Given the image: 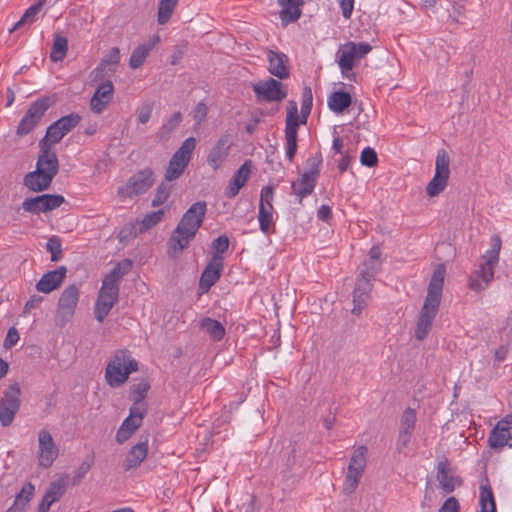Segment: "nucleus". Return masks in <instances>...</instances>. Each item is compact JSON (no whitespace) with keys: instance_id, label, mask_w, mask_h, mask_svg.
I'll list each match as a JSON object with an SVG mask.
<instances>
[{"instance_id":"1","label":"nucleus","mask_w":512,"mask_h":512,"mask_svg":"<svg viewBox=\"0 0 512 512\" xmlns=\"http://www.w3.org/2000/svg\"><path fill=\"white\" fill-rule=\"evenodd\" d=\"M445 275V266L443 264H438L434 269L430 279L427 295L420 310L415 329V337L419 341L423 340L428 335L438 313L442 298Z\"/></svg>"},{"instance_id":"2","label":"nucleus","mask_w":512,"mask_h":512,"mask_svg":"<svg viewBox=\"0 0 512 512\" xmlns=\"http://www.w3.org/2000/svg\"><path fill=\"white\" fill-rule=\"evenodd\" d=\"M206 211V202L198 201L184 213L168 242L169 254L172 257H177L195 237L203 223Z\"/></svg>"},{"instance_id":"3","label":"nucleus","mask_w":512,"mask_h":512,"mask_svg":"<svg viewBox=\"0 0 512 512\" xmlns=\"http://www.w3.org/2000/svg\"><path fill=\"white\" fill-rule=\"evenodd\" d=\"M501 239L493 235L490 239V249L482 256L479 268L469 278V288L473 291L486 289L494 277V269L499 261Z\"/></svg>"},{"instance_id":"4","label":"nucleus","mask_w":512,"mask_h":512,"mask_svg":"<svg viewBox=\"0 0 512 512\" xmlns=\"http://www.w3.org/2000/svg\"><path fill=\"white\" fill-rule=\"evenodd\" d=\"M138 364L126 350L115 352L105 370V380L112 388L122 386L132 372L137 371Z\"/></svg>"},{"instance_id":"5","label":"nucleus","mask_w":512,"mask_h":512,"mask_svg":"<svg viewBox=\"0 0 512 512\" xmlns=\"http://www.w3.org/2000/svg\"><path fill=\"white\" fill-rule=\"evenodd\" d=\"M367 454L368 448L364 445L353 451L342 486L345 495H351L356 491L367 466Z\"/></svg>"},{"instance_id":"6","label":"nucleus","mask_w":512,"mask_h":512,"mask_svg":"<svg viewBox=\"0 0 512 512\" xmlns=\"http://www.w3.org/2000/svg\"><path fill=\"white\" fill-rule=\"evenodd\" d=\"M372 50V46L367 42H347L339 46L335 59L341 73L347 75L354 66L363 59Z\"/></svg>"},{"instance_id":"7","label":"nucleus","mask_w":512,"mask_h":512,"mask_svg":"<svg viewBox=\"0 0 512 512\" xmlns=\"http://www.w3.org/2000/svg\"><path fill=\"white\" fill-rule=\"evenodd\" d=\"M196 148V139L188 137L172 155L165 171V180L170 182L178 179L188 167Z\"/></svg>"},{"instance_id":"8","label":"nucleus","mask_w":512,"mask_h":512,"mask_svg":"<svg viewBox=\"0 0 512 512\" xmlns=\"http://www.w3.org/2000/svg\"><path fill=\"white\" fill-rule=\"evenodd\" d=\"M21 389L17 383L11 384L0 398V424L2 427L12 425L21 406Z\"/></svg>"},{"instance_id":"9","label":"nucleus","mask_w":512,"mask_h":512,"mask_svg":"<svg viewBox=\"0 0 512 512\" xmlns=\"http://www.w3.org/2000/svg\"><path fill=\"white\" fill-rule=\"evenodd\" d=\"M154 173L145 168L132 175L127 182L118 188V195L122 198H134L146 193L154 184Z\"/></svg>"},{"instance_id":"10","label":"nucleus","mask_w":512,"mask_h":512,"mask_svg":"<svg viewBox=\"0 0 512 512\" xmlns=\"http://www.w3.org/2000/svg\"><path fill=\"white\" fill-rule=\"evenodd\" d=\"M79 300V289L76 285H69L62 292L57 306L55 322L63 327L70 322L74 316Z\"/></svg>"},{"instance_id":"11","label":"nucleus","mask_w":512,"mask_h":512,"mask_svg":"<svg viewBox=\"0 0 512 512\" xmlns=\"http://www.w3.org/2000/svg\"><path fill=\"white\" fill-rule=\"evenodd\" d=\"M450 158L445 150H440L436 156L435 174L426 187L430 197L439 195L447 186L450 175Z\"/></svg>"},{"instance_id":"12","label":"nucleus","mask_w":512,"mask_h":512,"mask_svg":"<svg viewBox=\"0 0 512 512\" xmlns=\"http://www.w3.org/2000/svg\"><path fill=\"white\" fill-rule=\"evenodd\" d=\"M321 161V157L318 156L308 159L309 170L304 172L298 181L292 183V189L299 197V202L313 192Z\"/></svg>"},{"instance_id":"13","label":"nucleus","mask_w":512,"mask_h":512,"mask_svg":"<svg viewBox=\"0 0 512 512\" xmlns=\"http://www.w3.org/2000/svg\"><path fill=\"white\" fill-rule=\"evenodd\" d=\"M38 465L42 468H49L59 455V449L51 435L46 429L39 430L38 434Z\"/></svg>"},{"instance_id":"14","label":"nucleus","mask_w":512,"mask_h":512,"mask_svg":"<svg viewBox=\"0 0 512 512\" xmlns=\"http://www.w3.org/2000/svg\"><path fill=\"white\" fill-rule=\"evenodd\" d=\"M81 117L76 113L63 116L52 123L46 131V135L40 141H45L50 146L58 143L66 134L75 128L80 122Z\"/></svg>"},{"instance_id":"15","label":"nucleus","mask_w":512,"mask_h":512,"mask_svg":"<svg viewBox=\"0 0 512 512\" xmlns=\"http://www.w3.org/2000/svg\"><path fill=\"white\" fill-rule=\"evenodd\" d=\"M146 412V405L131 406L129 416L124 419L116 434V441L119 444L126 442L142 425Z\"/></svg>"},{"instance_id":"16","label":"nucleus","mask_w":512,"mask_h":512,"mask_svg":"<svg viewBox=\"0 0 512 512\" xmlns=\"http://www.w3.org/2000/svg\"><path fill=\"white\" fill-rule=\"evenodd\" d=\"M299 125L298 107L295 102H290L287 107L285 139L286 156L292 161L297 151V130Z\"/></svg>"},{"instance_id":"17","label":"nucleus","mask_w":512,"mask_h":512,"mask_svg":"<svg viewBox=\"0 0 512 512\" xmlns=\"http://www.w3.org/2000/svg\"><path fill=\"white\" fill-rule=\"evenodd\" d=\"M253 91L258 99L269 102H280L287 96L283 84L273 78L253 84Z\"/></svg>"},{"instance_id":"18","label":"nucleus","mask_w":512,"mask_h":512,"mask_svg":"<svg viewBox=\"0 0 512 512\" xmlns=\"http://www.w3.org/2000/svg\"><path fill=\"white\" fill-rule=\"evenodd\" d=\"M48 108L49 103L46 99L37 100L32 103L17 127V134L23 136L32 131L40 122Z\"/></svg>"},{"instance_id":"19","label":"nucleus","mask_w":512,"mask_h":512,"mask_svg":"<svg viewBox=\"0 0 512 512\" xmlns=\"http://www.w3.org/2000/svg\"><path fill=\"white\" fill-rule=\"evenodd\" d=\"M64 202V197L56 194H44L33 198H27L22 203L25 211L38 214L52 211Z\"/></svg>"},{"instance_id":"20","label":"nucleus","mask_w":512,"mask_h":512,"mask_svg":"<svg viewBox=\"0 0 512 512\" xmlns=\"http://www.w3.org/2000/svg\"><path fill=\"white\" fill-rule=\"evenodd\" d=\"M124 273L121 271L120 264L114 267L109 274L105 276L98 298L115 305L119 297V283Z\"/></svg>"},{"instance_id":"21","label":"nucleus","mask_w":512,"mask_h":512,"mask_svg":"<svg viewBox=\"0 0 512 512\" xmlns=\"http://www.w3.org/2000/svg\"><path fill=\"white\" fill-rule=\"evenodd\" d=\"M512 439V415H507L504 419L497 422L492 429L488 443L491 448H502Z\"/></svg>"},{"instance_id":"22","label":"nucleus","mask_w":512,"mask_h":512,"mask_svg":"<svg viewBox=\"0 0 512 512\" xmlns=\"http://www.w3.org/2000/svg\"><path fill=\"white\" fill-rule=\"evenodd\" d=\"M39 147L40 155L38 157L36 169L41 172L43 171L45 175H50L53 180L59 169L57 156L55 152L51 150L50 144H46L45 141H40Z\"/></svg>"},{"instance_id":"23","label":"nucleus","mask_w":512,"mask_h":512,"mask_svg":"<svg viewBox=\"0 0 512 512\" xmlns=\"http://www.w3.org/2000/svg\"><path fill=\"white\" fill-rule=\"evenodd\" d=\"M222 269L223 257L213 255L200 277L199 287L203 292H207L219 280Z\"/></svg>"},{"instance_id":"24","label":"nucleus","mask_w":512,"mask_h":512,"mask_svg":"<svg viewBox=\"0 0 512 512\" xmlns=\"http://www.w3.org/2000/svg\"><path fill=\"white\" fill-rule=\"evenodd\" d=\"M268 71L280 80L290 75L289 59L286 54L273 50L267 51Z\"/></svg>"},{"instance_id":"25","label":"nucleus","mask_w":512,"mask_h":512,"mask_svg":"<svg viewBox=\"0 0 512 512\" xmlns=\"http://www.w3.org/2000/svg\"><path fill=\"white\" fill-rule=\"evenodd\" d=\"M114 86L111 81L107 80L99 84L94 92L90 108L96 114H101L112 100Z\"/></svg>"},{"instance_id":"26","label":"nucleus","mask_w":512,"mask_h":512,"mask_svg":"<svg viewBox=\"0 0 512 512\" xmlns=\"http://www.w3.org/2000/svg\"><path fill=\"white\" fill-rule=\"evenodd\" d=\"M230 151V140L223 136L216 141L207 155V164L214 170H218L227 160Z\"/></svg>"},{"instance_id":"27","label":"nucleus","mask_w":512,"mask_h":512,"mask_svg":"<svg viewBox=\"0 0 512 512\" xmlns=\"http://www.w3.org/2000/svg\"><path fill=\"white\" fill-rule=\"evenodd\" d=\"M251 174V161H245L239 169L233 174L225 189V196L227 198H234L239 191L246 185Z\"/></svg>"},{"instance_id":"28","label":"nucleus","mask_w":512,"mask_h":512,"mask_svg":"<svg viewBox=\"0 0 512 512\" xmlns=\"http://www.w3.org/2000/svg\"><path fill=\"white\" fill-rule=\"evenodd\" d=\"M67 269L64 266H60L55 270L48 271L36 284V289L42 293H50L57 289L63 282L66 276Z\"/></svg>"},{"instance_id":"29","label":"nucleus","mask_w":512,"mask_h":512,"mask_svg":"<svg viewBox=\"0 0 512 512\" xmlns=\"http://www.w3.org/2000/svg\"><path fill=\"white\" fill-rule=\"evenodd\" d=\"M371 289V282L357 277L356 286L353 291L352 313L354 315H359L363 308L367 305L370 298Z\"/></svg>"},{"instance_id":"30","label":"nucleus","mask_w":512,"mask_h":512,"mask_svg":"<svg viewBox=\"0 0 512 512\" xmlns=\"http://www.w3.org/2000/svg\"><path fill=\"white\" fill-rule=\"evenodd\" d=\"M437 480L440 487L447 493L453 492L461 485V479L448 468L447 462L441 461L437 466Z\"/></svg>"},{"instance_id":"31","label":"nucleus","mask_w":512,"mask_h":512,"mask_svg":"<svg viewBox=\"0 0 512 512\" xmlns=\"http://www.w3.org/2000/svg\"><path fill=\"white\" fill-rule=\"evenodd\" d=\"M282 7L280 19L283 25L297 21L301 16V7L304 0H278Z\"/></svg>"},{"instance_id":"32","label":"nucleus","mask_w":512,"mask_h":512,"mask_svg":"<svg viewBox=\"0 0 512 512\" xmlns=\"http://www.w3.org/2000/svg\"><path fill=\"white\" fill-rule=\"evenodd\" d=\"M148 454V442H139L134 445L126 456L123 463L125 471L132 470L140 466V464L146 459Z\"/></svg>"},{"instance_id":"33","label":"nucleus","mask_w":512,"mask_h":512,"mask_svg":"<svg viewBox=\"0 0 512 512\" xmlns=\"http://www.w3.org/2000/svg\"><path fill=\"white\" fill-rule=\"evenodd\" d=\"M52 182L51 176L44 174L43 171L35 170L28 173L24 178V184L34 192H40L47 189Z\"/></svg>"},{"instance_id":"34","label":"nucleus","mask_w":512,"mask_h":512,"mask_svg":"<svg viewBox=\"0 0 512 512\" xmlns=\"http://www.w3.org/2000/svg\"><path fill=\"white\" fill-rule=\"evenodd\" d=\"M47 0H38L37 3L31 5L22 15L19 21H17L10 29L9 33H12L26 25L33 24L36 19L37 15L42 10V7L46 3Z\"/></svg>"},{"instance_id":"35","label":"nucleus","mask_w":512,"mask_h":512,"mask_svg":"<svg viewBox=\"0 0 512 512\" xmlns=\"http://www.w3.org/2000/svg\"><path fill=\"white\" fill-rule=\"evenodd\" d=\"M34 490V485L26 483L16 495L13 505L6 512H25L28 503L33 497Z\"/></svg>"},{"instance_id":"36","label":"nucleus","mask_w":512,"mask_h":512,"mask_svg":"<svg viewBox=\"0 0 512 512\" xmlns=\"http://www.w3.org/2000/svg\"><path fill=\"white\" fill-rule=\"evenodd\" d=\"M352 98L347 92L336 91L328 98V107L337 114H342L351 105Z\"/></svg>"},{"instance_id":"37","label":"nucleus","mask_w":512,"mask_h":512,"mask_svg":"<svg viewBox=\"0 0 512 512\" xmlns=\"http://www.w3.org/2000/svg\"><path fill=\"white\" fill-rule=\"evenodd\" d=\"M200 327L214 341L223 339L225 335V328L223 325L219 321L209 317H205L201 320Z\"/></svg>"},{"instance_id":"38","label":"nucleus","mask_w":512,"mask_h":512,"mask_svg":"<svg viewBox=\"0 0 512 512\" xmlns=\"http://www.w3.org/2000/svg\"><path fill=\"white\" fill-rule=\"evenodd\" d=\"M274 208H265L263 205H259L258 221L260 230L268 235L271 231H274L275 223L273 220Z\"/></svg>"},{"instance_id":"39","label":"nucleus","mask_w":512,"mask_h":512,"mask_svg":"<svg viewBox=\"0 0 512 512\" xmlns=\"http://www.w3.org/2000/svg\"><path fill=\"white\" fill-rule=\"evenodd\" d=\"M182 122V114L180 112H174L168 117L162 126L159 128L157 137L160 139H166L171 133H173Z\"/></svg>"},{"instance_id":"40","label":"nucleus","mask_w":512,"mask_h":512,"mask_svg":"<svg viewBox=\"0 0 512 512\" xmlns=\"http://www.w3.org/2000/svg\"><path fill=\"white\" fill-rule=\"evenodd\" d=\"M178 4V0H159L157 22L165 25L171 19L173 12Z\"/></svg>"},{"instance_id":"41","label":"nucleus","mask_w":512,"mask_h":512,"mask_svg":"<svg viewBox=\"0 0 512 512\" xmlns=\"http://www.w3.org/2000/svg\"><path fill=\"white\" fill-rule=\"evenodd\" d=\"M165 213L166 209L164 208L146 213L139 223V232L142 233L159 224L163 220Z\"/></svg>"},{"instance_id":"42","label":"nucleus","mask_w":512,"mask_h":512,"mask_svg":"<svg viewBox=\"0 0 512 512\" xmlns=\"http://www.w3.org/2000/svg\"><path fill=\"white\" fill-rule=\"evenodd\" d=\"M479 503L481 506V512H496L494 495L488 485L480 486Z\"/></svg>"},{"instance_id":"43","label":"nucleus","mask_w":512,"mask_h":512,"mask_svg":"<svg viewBox=\"0 0 512 512\" xmlns=\"http://www.w3.org/2000/svg\"><path fill=\"white\" fill-rule=\"evenodd\" d=\"M68 41L66 37L56 35L53 41L52 51L50 53V59L53 62L62 61L67 53Z\"/></svg>"},{"instance_id":"44","label":"nucleus","mask_w":512,"mask_h":512,"mask_svg":"<svg viewBox=\"0 0 512 512\" xmlns=\"http://www.w3.org/2000/svg\"><path fill=\"white\" fill-rule=\"evenodd\" d=\"M149 52V47H146V44H141L137 46L130 56L129 66L132 69L139 68L146 60L147 56L149 55Z\"/></svg>"},{"instance_id":"45","label":"nucleus","mask_w":512,"mask_h":512,"mask_svg":"<svg viewBox=\"0 0 512 512\" xmlns=\"http://www.w3.org/2000/svg\"><path fill=\"white\" fill-rule=\"evenodd\" d=\"M172 186L169 183H161L158 185L155 195L152 199L151 205L153 207H158L163 205L169 198L171 194Z\"/></svg>"},{"instance_id":"46","label":"nucleus","mask_w":512,"mask_h":512,"mask_svg":"<svg viewBox=\"0 0 512 512\" xmlns=\"http://www.w3.org/2000/svg\"><path fill=\"white\" fill-rule=\"evenodd\" d=\"M416 423V412L411 408H407L401 417L399 431L413 433Z\"/></svg>"},{"instance_id":"47","label":"nucleus","mask_w":512,"mask_h":512,"mask_svg":"<svg viewBox=\"0 0 512 512\" xmlns=\"http://www.w3.org/2000/svg\"><path fill=\"white\" fill-rule=\"evenodd\" d=\"M380 265L381 264L379 263L372 262V260H365L363 262L358 278L371 282L376 273L379 271Z\"/></svg>"},{"instance_id":"48","label":"nucleus","mask_w":512,"mask_h":512,"mask_svg":"<svg viewBox=\"0 0 512 512\" xmlns=\"http://www.w3.org/2000/svg\"><path fill=\"white\" fill-rule=\"evenodd\" d=\"M46 249L48 252L51 253V261L52 262H58L62 258V245L61 241L58 237L52 236L49 238Z\"/></svg>"},{"instance_id":"49","label":"nucleus","mask_w":512,"mask_h":512,"mask_svg":"<svg viewBox=\"0 0 512 512\" xmlns=\"http://www.w3.org/2000/svg\"><path fill=\"white\" fill-rule=\"evenodd\" d=\"M149 390V384L146 381H141L134 385L132 390L133 405H145L143 403L144 398Z\"/></svg>"},{"instance_id":"50","label":"nucleus","mask_w":512,"mask_h":512,"mask_svg":"<svg viewBox=\"0 0 512 512\" xmlns=\"http://www.w3.org/2000/svg\"><path fill=\"white\" fill-rule=\"evenodd\" d=\"M65 492V485L61 482H53L45 493V498L52 503L58 501Z\"/></svg>"},{"instance_id":"51","label":"nucleus","mask_w":512,"mask_h":512,"mask_svg":"<svg viewBox=\"0 0 512 512\" xmlns=\"http://www.w3.org/2000/svg\"><path fill=\"white\" fill-rule=\"evenodd\" d=\"M94 464L93 457L86 458L77 468L75 475L73 477V484L77 485L81 482V480L84 478V476L89 472L91 467Z\"/></svg>"},{"instance_id":"52","label":"nucleus","mask_w":512,"mask_h":512,"mask_svg":"<svg viewBox=\"0 0 512 512\" xmlns=\"http://www.w3.org/2000/svg\"><path fill=\"white\" fill-rule=\"evenodd\" d=\"M312 90L310 87H305L303 91V102L301 107L302 120L301 123H306L307 116L309 115L312 107Z\"/></svg>"},{"instance_id":"53","label":"nucleus","mask_w":512,"mask_h":512,"mask_svg":"<svg viewBox=\"0 0 512 512\" xmlns=\"http://www.w3.org/2000/svg\"><path fill=\"white\" fill-rule=\"evenodd\" d=\"M360 162L367 167H374L378 163L376 151L371 147H366L362 150L360 155Z\"/></svg>"},{"instance_id":"54","label":"nucleus","mask_w":512,"mask_h":512,"mask_svg":"<svg viewBox=\"0 0 512 512\" xmlns=\"http://www.w3.org/2000/svg\"><path fill=\"white\" fill-rule=\"evenodd\" d=\"M113 306V304H109V302L97 298L94 308V314L96 319L99 322H102L105 319V317L109 314Z\"/></svg>"},{"instance_id":"55","label":"nucleus","mask_w":512,"mask_h":512,"mask_svg":"<svg viewBox=\"0 0 512 512\" xmlns=\"http://www.w3.org/2000/svg\"><path fill=\"white\" fill-rule=\"evenodd\" d=\"M274 198V190L271 186H264L261 189L260 194V203L259 205H263L265 208H273L272 201Z\"/></svg>"},{"instance_id":"56","label":"nucleus","mask_w":512,"mask_h":512,"mask_svg":"<svg viewBox=\"0 0 512 512\" xmlns=\"http://www.w3.org/2000/svg\"><path fill=\"white\" fill-rule=\"evenodd\" d=\"M229 247V239L226 236H219L212 242V248L214 249L213 255H220L228 249Z\"/></svg>"},{"instance_id":"57","label":"nucleus","mask_w":512,"mask_h":512,"mask_svg":"<svg viewBox=\"0 0 512 512\" xmlns=\"http://www.w3.org/2000/svg\"><path fill=\"white\" fill-rule=\"evenodd\" d=\"M120 61V50L117 47H113L106 56L102 59L101 66L105 65H117Z\"/></svg>"},{"instance_id":"58","label":"nucleus","mask_w":512,"mask_h":512,"mask_svg":"<svg viewBox=\"0 0 512 512\" xmlns=\"http://www.w3.org/2000/svg\"><path fill=\"white\" fill-rule=\"evenodd\" d=\"M153 106L150 103L144 104L138 111L137 121L141 124H146L152 115Z\"/></svg>"},{"instance_id":"59","label":"nucleus","mask_w":512,"mask_h":512,"mask_svg":"<svg viewBox=\"0 0 512 512\" xmlns=\"http://www.w3.org/2000/svg\"><path fill=\"white\" fill-rule=\"evenodd\" d=\"M438 512H459V503L455 497H449Z\"/></svg>"},{"instance_id":"60","label":"nucleus","mask_w":512,"mask_h":512,"mask_svg":"<svg viewBox=\"0 0 512 512\" xmlns=\"http://www.w3.org/2000/svg\"><path fill=\"white\" fill-rule=\"evenodd\" d=\"M337 1L340 5L343 17L345 19H350L353 9H354V0H337Z\"/></svg>"},{"instance_id":"61","label":"nucleus","mask_w":512,"mask_h":512,"mask_svg":"<svg viewBox=\"0 0 512 512\" xmlns=\"http://www.w3.org/2000/svg\"><path fill=\"white\" fill-rule=\"evenodd\" d=\"M19 341V333L16 330V328L12 327L8 330L6 338L4 340V346L5 348H11L12 346L16 345V343Z\"/></svg>"},{"instance_id":"62","label":"nucleus","mask_w":512,"mask_h":512,"mask_svg":"<svg viewBox=\"0 0 512 512\" xmlns=\"http://www.w3.org/2000/svg\"><path fill=\"white\" fill-rule=\"evenodd\" d=\"M207 115V106L203 102H199L194 111H193V117L195 121L199 124L201 123Z\"/></svg>"},{"instance_id":"63","label":"nucleus","mask_w":512,"mask_h":512,"mask_svg":"<svg viewBox=\"0 0 512 512\" xmlns=\"http://www.w3.org/2000/svg\"><path fill=\"white\" fill-rule=\"evenodd\" d=\"M43 301V297L40 295H32L29 300L25 303L24 313L30 312L32 309L37 308L41 302Z\"/></svg>"},{"instance_id":"64","label":"nucleus","mask_w":512,"mask_h":512,"mask_svg":"<svg viewBox=\"0 0 512 512\" xmlns=\"http://www.w3.org/2000/svg\"><path fill=\"white\" fill-rule=\"evenodd\" d=\"M412 434L408 432L399 431L398 440H397V447L398 450L401 451L402 449L406 448L411 440Z\"/></svg>"}]
</instances>
